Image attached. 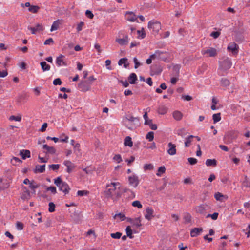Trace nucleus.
I'll return each instance as SVG.
<instances>
[{
  "instance_id": "052dcab7",
  "label": "nucleus",
  "mask_w": 250,
  "mask_h": 250,
  "mask_svg": "<svg viewBox=\"0 0 250 250\" xmlns=\"http://www.w3.org/2000/svg\"><path fill=\"white\" fill-rule=\"evenodd\" d=\"M188 161L190 165H195L197 163V160L196 158L189 157L188 158Z\"/></svg>"
},
{
  "instance_id": "bb28decb",
  "label": "nucleus",
  "mask_w": 250,
  "mask_h": 250,
  "mask_svg": "<svg viewBox=\"0 0 250 250\" xmlns=\"http://www.w3.org/2000/svg\"><path fill=\"white\" fill-rule=\"evenodd\" d=\"M129 83L131 84H135L137 80V77L135 73H132L128 77Z\"/></svg>"
},
{
  "instance_id": "e2e57ef3",
  "label": "nucleus",
  "mask_w": 250,
  "mask_h": 250,
  "mask_svg": "<svg viewBox=\"0 0 250 250\" xmlns=\"http://www.w3.org/2000/svg\"><path fill=\"white\" fill-rule=\"evenodd\" d=\"M113 159L118 163L122 161L121 156L120 154L115 155L113 157Z\"/></svg>"
},
{
  "instance_id": "c03bdc74",
  "label": "nucleus",
  "mask_w": 250,
  "mask_h": 250,
  "mask_svg": "<svg viewBox=\"0 0 250 250\" xmlns=\"http://www.w3.org/2000/svg\"><path fill=\"white\" fill-rule=\"evenodd\" d=\"M39 9V6L32 5L29 8L28 10L33 13H36L38 11Z\"/></svg>"
},
{
  "instance_id": "6e6552de",
  "label": "nucleus",
  "mask_w": 250,
  "mask_h": 250,
  "mask_svg": "<svg viewBox=\"0 0 250 250\" xmlns=\"http://www.w3.org/2000/svg\"><path fill=\"white\" fill-rule=\"evenodd\" d=\"M90 86L91 83L86 80L82 81L78 84L79 89L83 92L88 91L90 88Z\"/></svg>"
},
{
  "instance_id": "13d9d810",
  "label": "nucleus",
  "mask_w": 250,
  "mask_h": 250,
  "mask_svg": "<svg viewBox=\"0 0 250 250\" xmlns=\"http://www.w3.org/2000/svg\"><path fill=\"white\" fill-rule=\"evenodd\" d=\"M218 214H219L217 212H214L212 214H208L207 216V218L211 217L213 220H215L217 219Z\"/></svg>"
},
{
  "instance_id": "a878e982",
  "label": "nucleus",
  "mask_w": 250,
  "mask_h": 250,
  "mask_svg": "<svg viewBox=\"0 0 250 250\" xmlns=\"http://www.w3.org/2000/svg\"><path fill=\"white\" fill-rule=\"evenodd\" d=\"M168 108L164 105H160L158 108V113L159 114L164 115L167 113Z\"/></svg>"
},
{
  "instance_id": "338daca9",
  "label": "nucleus",
  "mask_w": 250,
  "mask_h": 250,
  "mask_svg": "<svg viewBox=\"0 0 250 250\" xmlns=\"http://www.w3.org/2000/svg\"><path fill=\"white\" fill-rule=\"evenodd\" d=\"M84 22L83 21L80 22L78 25L77 27V32H80L82 30L83 27L84 25Z\"/></svg>"
},
{
  "instance_id": "49530a36",
  "label": "nucleus",
  "mask_w": 250,
  "mask_h": 250,
  "mask_svg": "<svg viewBox=\"0 0 250 250\" xmlns=\"http://www.w3.org/2000/svg\"><path fill=\"white\" fill-rule=\"evenodd\" d=\"M117 217H119L121 221H124L126 217L125 215L122 213H119L117 214H116L114 216L113 218L114 219H116Z\"/></svg>"
},
{
  "instance_id": "c85d7f7f",
  "label": "nucleus",
  "mask_w": 250,
  "mask_h": 250,
  "mask_svg": "<svg viewBox=\"0 0 250 250\" xmlns=\"http://www.w3.org/2000/svg\"><path fill=\"white\" fill-rule=\"evenodd\" d=\"M124 144L125 146L132 147L133 146V142L132 141L131 138L130 136L126 137L124 140Z\"/></svg>"
},
{
  "instance_id": "412c9836",
  "label": "nucleus",
  "mask_w": 250,
  "mask_h": 250,
  "mask_svg": "<svg viewBox=\"0 0 250 250\" xmlns=\"http://www.w3.org/2000/svg\"><path fill=\"white\" fill-rule=\"evenodd\" d=\"M42 148L46 150V154H54L56 153V149L53 146H49L46 144L43 145Z\"/></svg>"
},
{
  "instance_id": "ddd939ff",
  "label": "nucleus",
  "mask_w": 250,
  "mask_h": 250,
  "mask_svg": "<svg viewBox=\"0 0 250 250\" xmlns=\"http://www.w3.org/2000/svg\"><path fill=\"white\" fill-rule=\"evenodd\" d=\"M63 164L67 167L66 171L69 173L75 168V165L69 160L64 161Z\"/></svg>"
},
{
  "instance_id": "2f4dec72",
  "label": "nucleus",
  "mask_w": 250,
  "mask_h": 250,
  "mask_svg": "<svg viewBox=\"0 0 250 250\" xmlns=\"http://www.w3.org/2000/svg\"><path fill=\"white\" fill-rule=\"evenodd\" d=\"M173 117L177 121H180L182 118V114L179 111H175L173 113Z\"/></svg>"
},
{
  "instance_id": "3c124183",
  "label": "nucleus",
  "mask_w": 250,
  "mask_h": 250,
  "mask_svg": "<svg viewBox=\"0 0 250 250\" xmlns=\"http://www.w3.org/2000/svg\"><path fill=\"white\" fill-rule=\"evenodd\" d=\"M9 120L11 121L15 120L16 121L20 122L21 120V116H15L14 115H12L9 117Z\"/></svg>"
},
{
  "instance_id": "774afa93",
  "label": "nucleus",
  "mask_w": 250,
  "mask_h": 250,
  "mask_svg": "<svg viewBox=\"0 0 250 250\" xmlns=\"http://www.w3.org/2000/svg\"><path fill=\"white\" fill-rule=\"evenodd\" d=\"M53 83L55 85H61L62 84L61 80L60 78L55 79L53 82Z\"/></svg>"
},
{
  "instance_id": "864d4df0",
  "label": "nucleus",
  "mask_w": 250,
  "mask_h": 250,
  "mask_svg": "<svg viewBox=\"0 0 250 250\" xmlns=\"http://www.w3.org/2000/svg\"><path fill=\"white\" fill-rule=\"evenodd\" d=\"M55 205L53 202H50L49 203V208L48 211L50 212H53L55 211Z\"/></svg>"
},
{
  "instance_id": "680f3d73",
  "label": "nucleus",
  "mask_w": 250,
  "mask_h": 250,
  "mask_svg": "<svg viewBox=\"0 0 250 250\" xmlns=\"http://www.w3.org/2000/svg\"><path fill=\"white\" fill-rule=\"evenodd\" d=\"M185 130L184 128L179 129H178L177 130V134L178 136H180L181 137H183L185 135Z\"/></svg>"
},
{
  "instance_id": "4be33fe9",
  "label": "nucleus",
  "mask_w": 250,
  "mask_h": 250,
  "mask_svg": "<svg viewBox=\"0 0 250 250\" xmlns=\"http://www.w3.org/2000/svg\"><path fill=\"white\" fill-rule=\"evenodd\" d=\"M20 155L23 160H25L26 158L30 157V151L29 150L23 149L20 151Z\"/></svg>"
},
{
  "instance_id": "c756f323",
  "label": "nucleus",
  "mask_w": 250,
  "mask_h": 250,
  "mask_svg": "<svg viewBox=\"0 0 250 250\" xmlns=\"http://www.w3.org/2000/svg\"><path fill=\"white\" fill-rule=\"evenodd\" d=\"M206 165L208 167H216L217 165V161L213 159H208L206 161Z\"/></svg>"
},
{
  "instance_id": "de8ad7c7",
  "label": "nucleus",
  "mask_w": 250,
  "mask_h": 250,
  "mask_svg": "<svg viewBox=\"0 0 250 250\" xmlns=\"http://www.w3.org/2000/svg\"><path fill=\"white\" fill-rule=\"evenodd\" d=\"M146 139L149 141H153L154 139V132L152 131L149 132L146 135Z\"/></svg>"
},
{
  "instance_id": "69168bd1",
  "label": "nucleus",
  "mask_w": 250,
  "mask_h": 250,
  "mask_svg": "<svg viewBox=\"0 0 250 250\" xmlns=\"http://www.w3.org/2000/svg\"><path fill=\"white\" fill-rule=\"evenodd\" d=\"M85 15L86 17L90 19H93L94 17V15L93 14L92 12L88 10H87L85 12Z\"/></svg>"
},
{
  "instance_id": "c9c22d12",
  "label": "nucleus",
  "mask_w": 250,
  "mask_h": 250,
  "mask_svg": "<svg viewBox=\"0 0 250 250\" xmlns=\"http://www.w3.org/2000/svg\"><path fill=\"white\" fill-rule=\"evenodd\" d=\"M59 24H60V22L58 20L54 21L51 26L50 31L51 32H52V31L57 30L59 28Z\"/></svg>"
},
{
  "instance_id": "f03ea898",
  "label": "nucleus",
  "mask_w": 250,
  "mask_h": 250,
  "mask_svg": "<svg viewBox=\"0 0 250 250\" xmlns=\"http://www.w3.org/2000/svg\"><path fill=\"white\" fill-rule=\"evenodd\" d=\"M54 184L59 188V190L63 192L65 195L69 193L70 188L67 183L63 182L60 177L54 179Z\"/></svg>"
},
{
  "instance_id": "4468645a",
  "label": "nucleus",
  "mask_w": 250,
  "mask_h": 250,
  "mask_svg": "<svg viewBox=\"0 0 250 250\" xmlns=\"http://www.w3.org/2000/svg\"><path fill=\"white\" fill-rule=\"evenodd\" d=\"M64 57V56L61 54L56 58V64L58 66H67V63L66 62L64 61L63 58Z\"/></svg>"
},
{
  "instance_id": "09e8293b",
  "label": "nucleus",
  "mask_w": 250,
  "mask_h": 250,
  "mask_svg": "<svg viewBox=\"0 0 250 250\" xmlns=\"http://www.w3.org/2000/svg\"><path fill=\"white\" fill-rule=\"evenodd\" d=\"M122 233L117 232L115 233H111L110 236L113 239H119L122 236Z\"/></svg>"
},
{
  "instance_id": "ea45409f",
  "label": "nucleus",
  "mask_w": 250,
  "mask_h": 250,
  "mask_svg": "<svg viewBox=\"0 0 250 250\" xmlns=\"http://www.w3.org/2000/svg\"><path fill=\"white\" fill-rule=\"evenodd\" d=\"M214 123H216L221 120V113L214 114L212 116Z\"/></svg>"
},
{
  "instance_id": "393cba45",
  "label": "nucleus",
  "mask_w": 250,
  "mask_h": 250,
  "mask_svg": "<svg viewBox=\"0 0 250 250\" xmlns=\"http://www.w3.org/2000/svg\"><path fill=\"white\" fill-rule=\"evenodd\" d=\"M45 170V165L36 166L35 169L34 170L35 173H43Z\"/></svg>"
},
{
  "instance_id": "f257e3e1",
  "label": "nucleus",
  "mask_w": 250,
  "mask_h": 250,
  "mask_svg": "<svg viewBox=\"0 0 250 250\" xmlns=\"http://www.w3.org/2000/svg\"><path fill=\"white\" fill-rule=\"evenodd\" d=\"M120 185L119 182H111L110 184H107L106 190L104 191L105 196L108 198H110L113 200H116L120 197L121 196L120 192L116 191L117 187Z\"/></svg>"
},
{
  "instance_id": "39448f33",
  "label": "nucleus",
  "mask_w": 250,
  "mask_h": 250,
  "mask_svg": "<svg viewBox=\"0 0 250 250\" xmlns=\"http://www.w3.org/2000/svg\"><path fill=\"white\" fill-rule=\"evenodd\" d=\"M239 135V132L236 130H231L226 133L224 139L227 143H231L233 140L236 139Z\"/></svg>"
},
{
  "instance_id": "473e14b6",
  "label": "nucleus",
  "mask_w": 250,
  "mask_h": 250,
  "mask_svg": "<svg viewBox=\"0 0 250 250\" xmlns=\"http://www.w3.org/2000/svg\"><path fill=\"white\" fill-rule=\"evenodd\" d=\"M132 224L134 226H135L137 228H139L142 226V225L141 224V220L140 217H138L134 219L132 222Z\"/></svg>"
},
{
  "instance_id": "0e129e2a",
  "label": "nucleus",
  "mask_w": 250,
  "mask_h": 250,
  "mask_svg": "<svg viewBox=\"0 0 250 250\" xmlns=\"http://www.w3.org/2000/svg\"><path fill=\"white\" fill-rule=\"evenodd\" d=\"M220 34L219 31L212 32L211 33L210 36L213 37L214 39H216L220 36Z\"/></svg>"
},
{
  "instance_id": "5701e85b",
  "label": "nucleus",
  "mask_w": 250,
  "mask_h": 250,
  "mask_svg": "<svg viewBox=\"0 0 250 250\" xmlns=\"http://www.w3.org/2000/svg\"><path fill=\"white\" fill-rule=\"evenodd\" d=\"M23 188L25 189V191L22 193L21 198L23 200L29 199L31 196L30 191L25 187H24Z\"/></svg>"
},
{
  "instance_id": "a18cd8bd",
  "label": "nucleus",
  "mask_w": 250,
  "mask_h": 250,
  "mask_svg": "<svg viewBox=\"0 0 250 250\" xmlns=\"http://www.w3.org/2000/svg\"><path fill=\"white\" fill-rule=\"evenodd\" d=\"M166 171V168L164 166L160 167L158 170L157 175L160 176L162 174L164 173Z\"/></svg>"
},
{
  "instance_id": "aec40b11",
  "label": "nucleus",
  "mask_w": 250,
  "mask_h": 250,
  "mask_svg": "<svg viewBox=\"0 0 250 250\" xmlns=\"http://www.w3.org/2000/svg\"><path fill=\"white\" fill-rule=\"evenodd\" d=\"M126 19L130 21H135L137 20V17L132 12H126L125 14Z\"/></svg>"
},
{
  "instance_id": "dca6fc26",
  "label": "nucleus",
  "mask_w": 250,
  "mask_h": 250,
  "mask_svg": "<svg viewBox=\"0 0 250 250\" xmlns=\"http://www.w3.org/2000/svg\"><path fill=\"white\" fill-rule=\"evenodd\" d=\"M116 42L121 45H127L128 43V37L125 35V38H117L116 39Z\"/></svg>"
},
{
  "instance_id": "37998d69",
  "label": "nucleus",
  "mask_w": 250,
  "mask_h": 250,
  "mask_svg": "<svg viewBox=\"0 0 250 250\" xmlns=\"http://www.w3.org/2000/svg\"><path fill=\"white\" fill-rule=\"evenodd\" d=\"M242 187L249 188L250 187V182L248 181L247 176H245V179L242 184Z\"/></svg>"
},
{
  "instance_id": "7ed1b4c3",
  "label": "nucleus",
  "mask_w": 250,
  "mask_h": 250,
  "mask_svg": "<svg viewBox=\"0 0 250 250\" xmlns=\"http://www.w3.org/2000/svg\"><path fill=\"white\" fill-rule=\"evenodd\" d=\"M232 63L229 58H225L223 61L219 62V74L221 76L224 75V72L230 68Z\"/></svg>"
},
{
  "instance_id": "9b49d317",
  "label": "nucleus",
  "mask_w": 250,
  "mask_h": 250,
  "mask_svg": "<svg viewBox=\"0 0 250 250\" xmlns=\"http://www.w3.org/2000/svg\"><path fill=\"white\" fill-rule=\"evenodd\" d=\"M168 149L167 150V153L170 155H174L176 154V145L169 142L167 145Z\"/></svg>"
},
{
  "instance_id": "2eb2a0df",
  "label": "nucleus",
  "mask_w": 250,
  "mask_h": 250,
  "mask_svg": "<svg viewBox=\"0 0 250 250\" xmlns=\"http://www.w3.org/2000/svg\"><path fill=\"white\" fill-rule=\"evenodd\" d=\"M146 213L145 215V217L148 220H150L153 217L154 210L150 207H147L146 210Z\"/></svg>"
},
{
  "instance_id": "1a4fd4ad",
  "label": "nucleus",
  "mask_w": 250,
  "mask_h": 250,
  "mask_svg": "<svg viewBox=\"0 0 250 250\" xmlns=\"http://www.w3.org/2000/svg\"><path fill=\"white\" fill-rule=\"evenodd\" d=\"M227 49L231 51L232 54L236 55L238 53L239 46L235 42H230L229 44Z\"/></svg>"
},
{
  "instance_id": "603ef678",
  "label": "nucleus",
  "mask_w": 250,
  "mask_h": 250,
  "mask_svg": "<svg viewBox=\"0 0 250 250\" xmlns=\"http://www.w3.org/2000/svg\"><path fill=\"white\" fill-rule=\"evenodd\" d=\"M132 205L133 207H137L138 208H142V205L141 204L140 202L138 200L133 201L132 203Z\"/></svg>"
},
{
  "instance_id": "bf43d9fd",
  "label": "nucleus",
  "mask_w": 250,
  "mask_h": 250,
  "mask_svg": "<svg viewBox=\"0 0 250 250\" xmlns=\"http://www.w3.org/2000/svg\"><path fill=\"white\" fill-rule=\"evenodd\" d=\"M153 168V166L151 164H146L144 166V169L145 170H151Z\"/></svg>"
},
{
  "instance_id": "cd10ccee",
  "label": "nucleus",
  "mask_w": 250,
  "mask_h": 250,
  "mask_svg": "<svg viewBox=\"0 0 250 250\" xmlns=\"http://www.w3.org/2000/svg\"><path fill=\"white\" fill-rule=\"evenodd\" d=\"M127 61L128 59L126 58H121L118 61V65H122V64H124V67L127 68L129 65V63L127 62Z\"/></svg>"
},
{
  "instance_id": "7c9ffc66",
  "label": "nucleus",
  "mask_w": 250,
  "mask_h": 250,
  "mask_svg": "<svg viewBox=\"0 0 250 250\" xmlns=\"http://www.w3.org/2000/svg\"><path fill=\"white\" fill-rule=\"evenodd\" d=\"M40 65L43 71H49L50 69V66L47 64L46 62L43 61L41 62Z\"/></svg>"
},
{
  "instance_id": "423d86ee",
  "label": "nucleus",
  "mask_w": 250,
  "mask_h": 250,
  "mask_svg": "<svg viewBox=\"0 0 250 250\" xmlns=\"http://www.w3.org/2000/svg\"><path fill=\"white\" fill-rule=\"evenodd\" d=\"M148 27L152 30L153 34H157L161 29V24L159 21L152 20L148 22Z\"/></svg>"
},
{
  "instance_id": "a211bd4d",
  "label": "nucleus",
  "mask_w": 250,
  "mask_h": 250,
  "mask_svg": "<svg viewBox=\"0 0 250 250\" xmlns=\"http://www.w3.org/2000/svg\"><path fill=\"white\" fill-rule=\"evenodd\" d=\"M203 230L202 228H195L190 231V236L192 237H196L200 234Z\"/></svg>"
},
{
  "instance_id": "8fccbe9b",
  "label": "nucleus",
  "mask_w": 250,
  "mask_h": 250,
  "mask_svg": "<svg viewBox=\"0 0 250 250\" xmlns=\"http://www.w3.org/2000/svg\"><path fill=\"white\" fill-rule=\"evenodd\" d=\"M47 191H50L52 193L55 194L57 193V189L55 187L50 186L46 188Z\"/></svg>"
},
{
  "instance_id": "0eeeda50",
  "label": "nucleus",
  "mask_w": 250,
  "mask_h": 250,
  "mask_svg": "<svg viewBox=\"0 0 250 250\" xmlns=\"http://www.w3.org/2000/svg\"><path fill=\"white\" fill-rule=\"evenodd\" d=\"M143 117H144V120H145L144 124L145 125H149L150 128L152 130H156L157 129V125L156 124H153L152 123V120L148 119L147 112H145V113H144V114L143 115Z\"/></svg>"
},
{
  "instance_id": "e433bc0d",
  "label": "nucleus",
  "mask_w": 250,
  "mask_h": 250,
  "mask_svg": "<svg viewBox=\"0 0 250 250\" xmlns=\"http://www.w3.org/2000/svg\"><path fill=\"white\" fill-rule=\"evenodd\" d=\"M214 198L217 201H222V198H225L226 199H227L228 197L226 196V195H224L221 193L218 192L215 194Z\"/></svg>"
},
{
  "instance_id": "4d7b16f0",
  "label": "nucleus",
  "mask_w": 250,
  "mask_h": 250,
  "mask_svg": "<svg viewBox=\"0 0 250 250\" xmlns=\"http://www.w3.org/2000/svg\"><path fill=\"white\" fill-rule=\"evenodd\" d=\"M17 229L18 230H22L23 229L24 225L22 222L17 221L16 223Z\"/></svg>"
},
{
  "instance_id": "a19ab883",
  "label": "nucleus",
  "mask_w": 250,
  "mask_h": 250,
  "mask_svg": "<svg viewBox=\"0 0 250 250\" xmlns=\"http://www.w3.org/2000/svg\"><path fill=\"white\" fill-rule=\"evenodd\" d=\"M11 162L13 165L16 166L17 165L18 163L21 164L22 163V161L18 157H13L11 159Z\"/></svg>"
},
{
  "instance_id": "9d476101",
  "label": "nucleus",
  "mask_w": 250,
  "mask_h": 250,
  "mask_svg": "<svg viewBox=\"0 0 250 250\" xmlns=\"http://www.w3.org/2000/svg\"><path fill=\"white\" fill-rule=\"evenodd\" d=\"M128 181L129 184L134 188L137 187L139 184L138 177L135 175L129 176L128 177Z\"/></svg>"
},
{
  "instance_id": "79ce46f5",
  "label": "nucleus",
  "mask_w": 250,
  "mask_h": 250,
  "mask_svg": "<svg viewBox=\"0 0 250 250\" xmlns=\"http://www.w3.org/2000/svg\"><path fill=\"white\" fill-rule=\"evenodd\" d=\"M40 185L36 184V182L32 180L29 184V187L32 190L35 189L39 187Z\"/></svg>"
},
{
  "instance_id": "72a5a7b5",
  "label": "nucleus",
  "mask_w": 250,
  "mask_h": 250,
  "mask_svg": "<svg viewBox=\"0 0 250 250\" xmlns=\"http://www.w3.org/2000/svg\"><path fill=\"white\" fill-rule=\"evenodd\" d=\"M184 219L185 224H188L191 221L192 216L189 213H186L184 215Z\"/></svg>"
},
{
  "instance_id": "6e6d98bb",
  "label": "nucleus",
  "mask_w": 250,
  "mask_h": 250,
  "mask_svg": "<svg viewBox=\"0 0 250 250\" xmlns=\"http://www.w3.org/2000/svg\"><path fill=\"white\" fill-rule=\"evenodd\" d=\"M89 193L87 190H79L77 192V195L79 196H83V195H87Z\"/></svg>"
},
{
  "instance_id": "b1692460",
  "label": "nucleus",
  "mask_w": 250,
  "mask_h": 250,
  "mask_svg": "<svg viewBox=\"0 0 250 250\" xmlns=\"http://www.w3.org/2000/svg\"><path fill=\"white\" fill-rule=\"evenodd\" d=\"M125 119L132 123V125H135V122H138L139 118L138 117H134L131 115H127L125 117Z\"/></svg>"
},
{
  "instance_id": "5fc2aeb1",
  "label": "nucleus",
  "mask_w": 250,
  "mask_h": 250,
  "mask_svg": "<svg viewBox=\"0 0 250 250\" xmlns=\"http://www.w3.org/2000/svg\"><path fill=\"white\" fill-rule=\"evenodd\" d=\"M49 167L50 169L56 171L60 167L59 164H51L49 165Z\"/></svg>"
},
{
  "instance_id": "4c0bfd02",
  "label": "nucleus",
  "mask_w": 250,
  "mask_h": 250,
  "mask_svg": "<svg viewBox=\"0 0 250 250\" xmlns=\"http://www.w3.org/2000/svg\"><path fill=\"white\" fill-rule=\"evenodd\" d=\"M221 84L223 86H228L230 84V81L227 78H222L221 80Z\"/></svg>"
},
{
  "instance_id": "f8f14e48",
  "label": "nucleus",
  "mask_w": 250,
  "mask_h": 250,
  "mask_svg": "<svg viewBox=\"0 0 250 250\" xmlns=\"http://www.w3.org/2000/svg\"><path fill=\"white\" fill-rule=\"evenodd\" d=\"M202 53L203 55L208 54L209 57H215L217 55L216 49L212 47H210L207 50H202Z\"/></svg>"
},
{
  "instance_id": "58836bf2",
  "label": "nucleus",
  "mask_w": 250,
  "mask_h": 250,
  "mask_svg": "<svg viewBox=\"0 0 250 250\" xmlns=\"http://www.w3.org/2000/svg\"><path fill=\"white\" fill-rule=\"evenodd\" d=\"M125 230L126 232V235L127 236V237L131 239L133 238L134 237V236L132 235V230L131 229L130 226H127Z\"/></svg>"
},
{
  "instance_id": "20e7f679",
  "label": "nucleus",
  "mask_w": 250,
  "mask_h": 250,
  "mask_svg": "<svg viewBox=\"0 0 250 250\" xmlns=\"http://www.w3.org/2000/svg\"><path fill=\"white\" fill-rule=\"evenodd\" d=\"M151 58H156V59L163 61L165 62H169V53L166 51H161L156 50L153 54L151 55Z\"/></svg>"
},
{
  "instance_id": "6ab92c4d",
  "label": "nucleus",
  "mask_w": 250,
  "mask_h": 250,
  "mask_svg": "<svg viewBox=\"0 0 250 250\" xmlns=\"http://www.w3.org/2000/svg\"><path fill=\"white\" fill-rule=\"evenodd\" d=\"M28 29L31 31L32 34H35L36 32L43 30L42 24H37L35 27H28Z\"/></svg>"
},
{
  "instance_id": "f704fd0d",
  "label": "nucleus",
  "mask_w": 250,
  "mask_h": 250,
  "mask_svg": "<svg viewBox=\"0 0 250 250\" xmlns=\"http://www.w3.org/2000/svg\"><path fill=\"white\" fill-rule=\"evenodd\" d=\"M194 138L193 135H189L186 138V141L185 142V146L186 147H189L192 142V139Z\"/></svg>"
},
{
  "instance_id": "f3484780",
  "label": "nucleus",
  "mask_w": 250,
  "mask_h": 250,
  "mask_svg": "<svg viewBox=\"0 0 250 250\" xmlns=\"http://www.w3.org/2000/svg\"><path fill=\"white\" fill-rule=\"evenodd\" d=\"M207 205L201 204L195 208L196 212L201 214H205L206 210Z\"/></svg>"
}]
</instances>
